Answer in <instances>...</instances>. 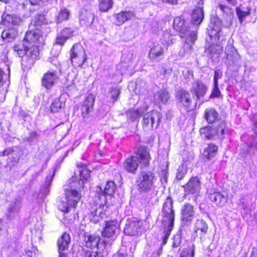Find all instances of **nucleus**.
Instances as JSON below:
<instances>
[{"label": "nucleus", "mask_w": 257, "mask_h": 257, "mask_svg": "<svg viewBox=\"0 0 257 257\" xmlns=\"http://www.w3.org/2000/svg\"><path fill=\"white\" fill-rule=\"evenodd\" d=\"M45 23L44 16H35L29 26V30L25 34L23 43L15 45L13 47L14 51L23 58L22 64L27 68L31 67L39 58L38 44H44L46 36L40 29L47 27H42Z\"/></svg>", "instance_id": "f257e3e1"}, {"label": "nucleus", "mask_w": 257, "mask_h": 257, "mask_svg": "<svg viewBox=\"0 0 257 257\" xmlns=\"http://www.w3.org/2000/svg\"><path fill=\"white\" fill-rule=\"evenodd\" d=\"M222 23L219 18L211 17L210 24L207 29L208 38L206 39L207 44L205 45L206 52L210 54L220 53L223 51L222 42L223 36L221 33Z\"/></svg>", "instance_id": "f03ea898"}, {"label": "nucleus", "mask_w": 257, "mask_h": 257, "mask_svg": "<svg viewBox=\"0 0 257 257\" xmlns=\"http://www.w3.org/2000/svg\"><path fill=\"white\" fill-rule=\"evenodd\" d=\"M173 204L172 199L168 197L163 205L162 221L164 226V234L162 236L163 244L167 243L174 226L175 212Z\"/></svg>", "instance_id": "7ed1b4c3"}, {"label": "nucleus", "mask_w": 257, "mask_h": 257, "mask_svg": "<svg viewBox=\"0 0 257 257\" xmlns=\"http://www.w3.org/2000/svg\"><path fill=\"white\" fill-rule=\"evenodd\" d=\"M52 65L56 67L55 69H50L45 73L42 78V85L47 90L50 89L57 82L59 73L61 72V65L57 58H54L51 61Z\"/></svg>", "instance_id": "20e7f679"}, {"label": "nucleus", "mask_w": 257, "mask_h": 257, "mask_svg": "<svg viewBox=\"0 0 257 257\" xmlns=\"http://www.w3.org/2000/svg\"><path fill=\"white\" fill-rule=\"evenodd\" d=\"M157 177L151 171H143L140 173L137 181L139 190L146 192L152 190L155 187Z\"/></svg>", "instance_id": "39448f33"}, {"label": "nucleus", "mask_w": 257, "mask_h": 257, "mask_svg": "<svg viewBox=\"0 0 257 257\" xmlns=\"http://www.w3.org/2000/svg\"><path fill=\"white\" fill-rule=\"evenodd\" d=\"M66 202L62 201L59 205V209L62 212H69L70 209L75 208L79 201L80 194L75 190H67L65 191Z\"/></svg>", "instance_id": "423d86ee"}, {"label": "nucleus", "mask_w": 257, "mask_h": 257, "mask_svg": "<svg viewBox=\"0 0 257 257\" xmlns=\"http://www.w3.org/2000/svg\"><path fill=\"white\" fill-rule=\"evenodd\" d=\"M162 117L161 113L157 110L149 111L144 114L142 120L143 128L145 131H151L159 126Z\"/></svg>", "instance_id": "0eeeda50"}, {"label": "nucleus", "mask_w": 257, "mask_h": 257, "mask_svg": "<svg viewBox=\"0 0 257 257\" xmlns=\"http://www.w3.org/2000/svg\"><path fill=\"white\" fill-rule=\"evenodd\" d=\"M72 64L75 67H82L87 58L84 49L79 44H74L70 50Z\"/></svg>", "instance_id": "6e6552de"}, {"label": "nucleus", "mask_w": 257, "mask_h": 257, "mask_svg": "<svg viewBox=\"0 0 257 257\" xmlns=\"http://www.w3.org/2000/svg\"><path fill=\"white\" fill-rule=\"evenodd\" d=\"M200 189V183L197 177L191 178L184 187L185 197L188 200H195Z\"/></svg>", "instance_id": "1a4fd4ad"}, {"label": "nucleus", "mask_w": 257, "mask_h": 257, "mask_svg": "<svg viewBox=\"0 0 257 257\" xmlns=\"http://www.w3.org/2000/svg\"><path fill=\"white\" fill-rule=\"evenodd\" d=\"M119 232V225L116 220H110L105 222V226L102 231L103 237L111 238L114 239Z\"/></svg>", "instance_id": "9d476101"}, {"label": "nucleus", "mask_w": 257, "mask_h": 257, "mask_svg": "<svg viewBox=\"0 0 257 257\" xmlns=\"http://www.w3.org/2000/svg\"><path fill=\"white\" fill-rule=\"evenodd\" d=\"M21 199H16L11 201L7 206L6 217L9 221H13L19 218V212L21 208Z\"/></svg>", "instance_id": "9b49d317"}, {"label": "nucleus", "mask_w": 257, "mask_h": 257, "mask_svg": "<svg viewBox=\"0 0 257 257\" xmlns=\"http://www.w3.org/2000/svg\"><path fill=\"white\" fill-rule=\"evenodd\" d=\"M142 222L135 219H128L124 228L125 234L131 236L138 235L142 232Z\"/></svg>", "instance_id": "f8f14e48"}, {"label": "nucleus", "mask_w": 257, "mask_h": 257, "mask_svg": "<svg viewBox=\"0 0 257 257\" xmlns=\"http://www.w3.org/2000/svg\"><path fill=\"white\" fill-rule=\"evenodd\" d=\"M115 188V184L114 182L108 181L103 189L100 186L97 187L96 190L97 196L100 200H103L105 203L106 202V196L112 195L114 192Z\"/></svg>", "instance_id": "ddd939ff"}, {"label": "nucleus", "mask_w": 257, "mask_h": 257, "mask_svg": "<svg viewBox=\"0 0 257 257\" xmlns=\"http://www.w3.org/2000/svg\"><path fill=\"white\" fill-rule=\"evenodd\" d=\"M195 216L194 206L189 203L184 205L181 209V220L183 223H190Z\"/></svg>", "instance_id": "4468645a"}, {"label": "nucleus", "mask_w": 257, "mask_h": 257, "mask_svg": "<svg viewBox=\"0 0 257 257\" xmlns=\"http://www.w3.org/2000/svg\"><path fill=\"white\" fill-rule=\"evenodd\" d=\"M252 121L255 135L250 137L246 143L248 153H254L255 151H257V113L253 115Z\"/></svg>", "instance_id": "2eb2a0df"}, {"label": "nucleus", "mask_w": 257, "mask_h": 257, "mask_svg": "<svg viewBox=\"0 0 257 257\" xmlns=\"http://www.w3.org/2000/svg\"><path fill=\"white\" fill-rule=\"evenodd\" d=\"M173 28L180 33V37L182 38L185 37L186 35H188L192 31L185 25V20L182 17H177L174 19Z\"/></svg>", "instance_id": "dca6fc26"}, {"label": "nucleus", "mask_w": 257, "mask_h": 257, "mask_svg": "<svg viewBox=\"0 0 257 257\" xmlns=\"http://www.w3.org/2000/svg\"><path fill=\"white\" fill-rule=\"evenodd\" d=\"M22 22V19L17 15L5 13L2 15L1 24L7 26H12L17 28Z\"/></svg>", "instance_id": "f3484780"}, {"label": "nucleus", "mask_w": 257, "mask_h": 257, "mask_svg": "<svg viewBox=\"0 0 257 257\" xmlns=\"http://www.w3.org/2000/svg\"><path fill=\"white\" fill-rule=\"evenodd\" d=\"M177 98L180 105L186 107L187 110L192 109L191 107L192 100L190 94L188 91L184 89L178 90L177 93Z\"/></svg>", "instance_id": "a211bd4d"}, {"label": "nucleus", "mask_w": 257, "mask_h": 257, "mask_svg": "<svg viewBox=\"0 0 257 257\" xmlns=\"http://www.w3.org/2000/svg\"><path fill=\"white\" fill-rule=\"evenodd\" d=\"M140 159L137 156H133L126 159L123 167L128 172L135 174L139 166Z\"/></svg>", "instance_id": "6ab92c4d"}, {"label": "nucleus", "mask_w": 257, "mask_h": 257, "mask_svg": "<svg viewBox=\"0 0 257 257\" xmlns=\"http://www.w3.org/2000/svg\"><path fill=\"white\" fill-rule=\"evenodd\" d=\"M115 20L114 23L116 26H120L125 22L133 19L135 17L134 12L128 11H121L113 16Z\"/></svg>", "instance_id": "aec40b11"}, {"label": "nucleus", "mask_w": 257, "mask_h": 257, "mask_svg": "<svg viewBox=\"0 0 257 257\" xmlns=\"http://www.w3.org/2000/svg\"><path fill=\"white\" fill-rule=\"evenodd\" d=\"M18 36V28L15 27H8L1 34L2 38L7 43L14 41Z\"/></svg>", "instance_id": "412c9836"}, {"label": "nucleus", "mask_w": 257, "mask_h": 257, "mask_svg": "<svg viewBox=\"0 0 257 257\" xmlns=\"http://www.w3.org/2000/svg\"><path fill=\"white\" fill-rule=\"evenodd\" d=\"M135 153L137 155L136 156L140 159V163L146 167L149 166L151 156L147 148L141 146L138 148Z\"/></svg>", "instance_id": "4be33fe9"}, {"label": "nucleus", "mask_w": 257, "mask_h": 257, "mask_svg": "<svg viewBox=\"0 0 257 257\" xmlns=\"http://www.w3.org/2000/svg\"><path fill=\"white\" fill-rule=\"evenodd\" d=\"M186 39L183 46L182 49L185 54H190L193 49V44L197 39V32L192 30L188 35H186Z\"/></svg>", "instance_id": "5701e85b"}, {"label": "nucleus", "mask_w": 257, "mask_h": 257, "mask_svg": "<svg viewBox=\"0 0 257 257\" xmlns=\"http://www.w3.org/2000/svg\"><path fill=\"white\" fill-rule=\"evenodd\" d=\"M74 30L72 28L68 27L63 29L57 36L56 44L63 45L67 40L73 37Z\"/></svg>", "instance_id": "b1692460"}, {"label": "nucleus", "mask_w": 257, "mask_h": 257, "mask_svg": "<svg viewBox=\"0 0 257 257\" xmlns=\"http://www.w3.org/2000/svg\"><path fill=\"white\" fill-rule=\"evenodd\" d=\"M165 49V47L162 44H154L149 52L150 58L153 60L158 59L163 55Z\"/></svg>", "instance_id": "393cba45"}, {"label": "nucleus", "mask_w": 257, "mask_h": 257, "mask_svg": "<svg viewBox=\"0 0 257 257\" xmlns=\"http://www.w3.org/2000/svg\"><path fill=\"white\" fill-rule=\"evenodd\" d=\"M146 110V107L140 108L139 109H130L126 112L127 118L132 122H138L141 116Z\"/></svg>", "instance_id": "a878e982"}, {"label": "nucleus", "mask_w": 257, "mask_h": 257, "mask_svg": "<svg viewBox=\"0 0 257 257\" xmlns=\"http://www.w3.org/2000/svg\"><path fill=\"white\" fill-rule=\"evenodd\" d=\"M94 99V95L92 94H89L85 97L83 105L82 107V115L83 117H85L86 115L93 109Z\"/></svg>", "instance_id": "bb28decb"}, {"label": "nucleus", "mask_w": 257, "mask_h": 257, "mask_svg": "<svg viewBox=\"0 0 257 257\" xmlns=\"http://www.w3.org/2000/svg\"><path fill=\"white\" fill-rule=\"evenodd\" d=\"M206 90V86L202 82L197 81L193 83L191 91L195 95L197 99H199L200 97L204 96Z\"/></svg>", "instance_id": "cd10ccee"}, {"label": "nucleus", "mask_w": 257, "mask_h": 257, "mask_svg": "<svg viewBox=\"0 0 257 257\" xmlns=\"http://www.w3.org/2000/svg\"><path fill=\"white\" fill-rule=\"evenodd\" d=\"M170 98V95L167 90L162 89L157 92L154 95V101L156 103L165 104Z\"/></svg>", "instance_id": "c85d7f7f"}, {"label": "nucleus", "mask_w": 257, "mask_h": 257, "mask_svg": "<svg viewBox=\"0 0 257 257\" xmlns=\"http://www.w3.org/2000/svg\"><path fill=\"white\" fill-rule=\"evenodd\" d=\"M203 18L204 14L202 8H197L194 10L192 15V25L194 26H198L200 24Z\"/></svg>", "instance_id": "c756f323"}, {"label": "nucleus", "mask_w": 257, "mask_h": 257, "mask_svg": "<svg viewBox=\"0 0 257 257\" xmlns=\"http://www.w3.org/2000/svg\"><path fill=\"white\" fill-rule=\"evenodd\" d=\"M101 202L98 208H96V213L99 214V215L94 214V216L92 218V222L96 223L99 221L100 219L103 218L106 215L105 211L107 206L106 205V202L105 203L103 200H100Z\"/></svg>", "instance_id": "7c9ffc66"}, {"label": "nucleus", "mask_w": 257, "mask_h": 257, "mask_svg": "<svg viewBox=\"0 0 257 257\" xmlns=\"http://www.w3.org/2000/svg\"><path fill=\"white\" fill-rule=\"evenodd\" d=\"M208 230V225L207 223L203 220H197L195 224L194 231L198 235L199 231V235L200 237L206 233Z\"/></svg>", "instance_id": "2f4dec72"}, {"label": "nucleus", "mask_w": 257, "mask_h": 257, "mask_svg": "<svg viewBox=\"0 0 257 257\" xmlns=\"http://www.w3.org/2000/svg\"><path fill=\"white\" fill-rule=\"evenodd\" d=\"M70 237L68 233L65 232L58 240L59 250H64L68 248Z\"/></svg>", "instance_id": "473e14b6"}, {"label": "nucleus", "mask_w": 257, "mask_h": 257, "mask_svg": "<svg viewBox=\"0 0 257 257\" xmlns=\"http://www.w3.org/2000/svg\"><path fill=\"white\" fill-rule=\"evenodd\" d=\"M84 241L85 242V245L87 247L92 248L96 247L98 245L99 241V237L95 235L85 234Z\"/></svg>", "instance_id": "72a5a7b5"}, {"label": "nucleus", "mask_w": 257, "mask_h": 257, "mask_svg": "<svg viewBox=\"0 0 257 257\" xmlns=\"http://www.w3.org/2000/svg\"><path fill=\"white\" fill-rule=\"evenodd\" d=\"M65 98L62 96L56 98L51 105V111L52 112H57L64 107L65 105Z\"/></svg>", "instance_id": "f704fd0d"}, {"label": "nucleus", "mask_w": 257, "mask_h": 257, "mask_svg": "<svg viewBox=\"0 0 257 257\" xmlns=\"http://www.w3.org/2000/svg\"><path fill=\"white\" fill-rule=\"evenodd\" d=\"M174 36L171 34L170 31H167L164 32L161 38L162 44L164 46L166 49L171 44L174 43Z\"/></svg>", "instance_id": "c9c22d12"}, {"label": "nucleus", "mask_w": 257, "mask_h": 257, "mask_svg": "<svg viewBox=\"0 0 257 257\" xmlns=\"http://www.w3.org/2000/svg\"><path fill=\"white\" fill-rule=\"evenodd\" d=\"M79 19L82 25L87 26L92 23L94 16L88 12H82L80 15Z\"/></svg>", "instance_id": "e433bc0d"}, {"label": "nucleus", "mask_w": 257, "mask_h": 257, "mask_svg": "<svg viewBox=\"0 0 257 257\" xmlns=\"http://www.w3.org/2000/svg\"><path fill=\"white\" fill-rule=\"evenodd\" d=\"M70 15L71 12L69 9L65 7H62L57 17L56 21L59 23L65 21H67L69 19Z\"/></svg>", "instance_id": "4c0bfd02"}, {"label": "nucleus", "mask_w": 257, "mask_h": 257, "mask_svg": "<svg viewBox=\"0 0 257 257\" xmlns=\"http://www.w3.org/2000/svg\"><path fill=\"white\" fill-rule=\"evenodd\" d=\"M209 198L211 201L215 202L218 206H223L224 205V197L219 192H214L213 193H210Z\"/></svg>", "instance_id": "58836bf2"}, {"label": "nucleus", "mask_w": 257, "mask_h": 257, "mask_svg": "<svg viewBox=\"0 0 257 257\" xmlns=\"http://www.w3.org/2000/svg\"><path fill=\"white\" fill-rule=\"evenodd\" d=\"M217 150L218 148L216 146L213 144H210L204 151L203 155L206 159L210 160L216 155Z\"/></svg>", "instance_id": "ea45409f"}, {"label": "nucleus", "mask_w": 257, "mask_h": 257, "mask_svg": "<svg viewBox=\"0 0 257 257\" xmlns=\"http://www.w3.org/2000/svg\"><path fill=\"white\" fill-rule=\"evenodd\" d=\"M120 93V88L118 86H112L110 88L107 98L110 102L114 103L116 101Z\"/></svg>", "instance_id": "a19ab883"}, {"label": "nucleus", "mask_w": 257, "mask_h": 257, "mask_svg": "<svg viewBox=\"0 0 257 257\" xmlns=\"http://www.w3.org/2000/svg\"><path fill=\"white\" fill-rule=\"evenodd\" d=\"M78 167L80 168V170L78 171L80 174V179L79 180V185L83 184L84 181H86L89 177V173L88 171L85 168V165L84 164L80 163L79 165H77Z\"/></svg>", "instance_id": "79ce46f5"}, {"label": "nucleus", "mask_w": 257, "mask_h": 257, "mask_svg": "<svg viewBox=\"0 0 257 257\" xmlns=\"http://www.w3.org/2000/svg\"><path fill=\"white\" fill-rule=\"evenodd\" d=\"M204 117L209 123H213L217 117V112L213 109H207Z\"/></svg>", "instance_id": "37998d69"}, {"label": "nucleus", "mask_w": 257, "mask_h": 257, "mask_svg": "<svg viewBox=\"0 0 257 257\" xmlns=\"http://www.w3.org/2000/svg\"><path fill=\"white\" fill-rule=\"evenodd\" d=\"M113 5L112 0H99V9L101 12H107Z\"/></svg>", "instance_id": "c03bdc74"}, {"label": "nucleus", "mask_w": 257, "mask_h": 257, "mask_svg": "<svg viewBox=\"0 0 257 257\" xmlns=\"http://www.w3.org/2000/svg\"><path fill=\"white\" fill-rule=\"evenodd\" d=\"M148 85L145 81L142 80H139L136 81V91L140 94H145L148 89Z\"/></svg>", "instance_id": "a18cd8bd"}, {"label": "nucleus", "mask_w": 257, "mask_h": 257, "mask_svg": "<svg viewBox=\"0 0 257 257\" xmlns=\"http://www.w3.org/2000/svg\"><path fill=\"white\" fill-rule=\"evenodd\" d=\"M195 246L194 245L184 248L180 254V257H194Z\"/></svg>", "instance_id": "49530a36"}, {"label": "nucleus", "mask_w": 257, "mask_h": 257, "mask_svg": "<svg viewBox=\"0 0 257 257\" xmlns=\"http://www.w3.org/2000/svg\"><path fill=\"white\" fill-rule=\"evenodd\" d=\"M200 133L203 137L207 139H211L212 137V132L210 127H205L200 129Z\"/></svg>", "instance_id": "de8ad7c7"}, {"label": "nucleus", "mask_w": 257, "mask_h": 257, "mask_svg": "<svg viewBox=\"0 0 257 257\" xmlns=\"http://www.w3.org/2000/svg\"><path fill=\"white\" fill-rule=\"evenodd\" d=\"M187 170L184 166H180L178 168L176 175V179L181 180L186 174Z\"/></svg>", "instance_id": "09e8293b"}, {"label": "nucleus", "mask_w": 257, "mask_h": 257, "mask_svg": "<svg viewBox=\"0 0 257 257\" xmlns=\"http://www.w3.org/2000/svg\"><path fill=\"white\" fill-rule=\"evenodd\" d=\"M173 240V241L172 243V247L174 248L179 247L181 244L182 240V237L181 236V234L180 233H177L176 235H175Z\"/></svg>", "instance_id": "8fccbe9b"}, {"label": "nucleus", "mask_w": 257, "mask_h": 257, "mask_svg": "<svg viewBox=\"0 0 257 257\" xmlns=\"http://www.w3.org/2000/svg\"><path fill=\"white\" fill-rule=\"evenodd\" d=\"M225 130V122H222L216 128V133L218 137L224 138V132Z\"/></svg>", "instance_id": "3c124183"}, {"label": "nucleus", "mask_w": 257, "mask_h": 257, "mask_svg": "<svg viewBox=\"0 0 257 257\" xmlns=\"http://www.w3.org/2000/svg\"><path fill=\"white\" fill-rule=\"evenodd\" d=\"M55 174V170L53 171V174L50 176H48L46 178V189L43 192L44 194H47L49 191V188L50 187L51 184V182L52 181V179L53 178V177Z\"/></svg>", "instance_id": "603ef678"}, {"label": "nucleus", "mask_w": 257, "mask_h": 257, "mask_svg": "<svg viewBox=\"0 0 257 257\" xmlns=\"http://www.w3.org/2000/svg\"><path fill=\"white\" fill-rule=\"evenodd\" d=\"M236 11L238 18L241 22L244 18L248 16L249 14L248 12L242 11L239 7L236 8Z\"/></svg>", "instance_id": "864d4df0"}, {"label": "nucleus", "mask_w": 257, "mask_h": 257, "mask_svg": "<svg viewBox=\"0 0 257 257\" xmlns=\"http://www.w3.org/2000/svg\"><path fill=\"white\" fill-rule=\"evenodd\" d=\"M220 95V91L218 88V84L214 83L212 93L210 96V98L219 97Z\"/></svg>", "instance_id": "5fc2aeb1"}, {"label": "nucleus", "mask_w": 257, "mask_h": 257, "mask_svg": "<svg viewBox=\"0 0 257 257\" xmlns=\"http://www.w3.org/2000/svg\"><path fill=\"white\" fill-rule=\"evenodd\" d=\"M14 152V149L11 147L7 148L3 152H0V157H5L11 154Z\"/></svg>", "instance_id": "6e6d98bb"}, {"label": "nucleus", "mask_w": 257, "mask_h": 257, "mask_svg": "<svg viewBox=\"0 0 257 257\" xmlns=\"http://www.w3.org/2000/svg\"><path fill=\"white\" fill-rule=\"evenodd\" d=\"M222 76V73L219 70H216L214 72V76L213 79L214 83L216 84H218V80L219 78H221Z\"/></svg>", "instance_id": "4d7b16f0"}, {"label": "nucleus", "mask_w": 257, "mask_h": 257, "mask_svg": "<svg viewBox=\"0 0 257 257\" xmlns=\"http://www.w3.org/2000/svg\"><path fill=\"white\" fill-rule=\"evenodd\" d=\"M86 257H101L100 254L96 252L91 251H87L85 252Z\"/></svg>", "instance_id": "13d9d810"}, {"label": "nucleus", "mask_w": 257, "mask_h": 257, "mask_svg": "<svg viewBox=\"0 0 257 257\" xmlns=\"http://www.w3.org/2000/svg\"><path fill=\"white\" fill-rule=\"evenodd\" d=\"M48 0H29L30 3L32 5H40V3L47 2Z\"/></svg>", "instance_id": "bf43d9fd"}, {"label": "nucleus", "mask_w": 257, "mask_h": 257, "mask_svg": "<svg viewBox=\"0 0 257 257\" xmlns=\"http://www.w3.org/2000/svg\"><path fill=\"white\" fill-rule=\"evenodd\" d=\"M163 3H168L171 5H176L177 0H162Z\"/></svg>", "instance_id": "052dcab7"}, {"label": "nucleus", "mask_w": 257, "mask_h": 257, "mask_svg": "<svg viewBox=\"0 0 257 257\" xmlns=\"http://www.w3.org/2000/svg\"><path fill=\"white\" fill-rule=\"evenodd\" d=\"M162 71L163 72V74H170L172 72L171 68H165L164 67H162Z\"/></svg>", "instance_id": "680f3d73"}, {"label": "nucleus", "mask_w": 257, "mask_h": 257, "mask_svg": "<svg viewBox=\"0 0 257 257\" xmlns=\"http://www.w3.org/2000/svg\"><path fill=\"white\" fill-rule=\"evenodd\" d=\"M250 257H257V248L253 247L251 252Z\"/></svg>", "instance_id": "e2e57ef3"}, {"label": "nucleus", "mask_w": 257, "mask_h": 257, "mask_svg": "<svg viewBox=\"0 0 257 257\" xmlns=\"http://www.w3.org/2000/svg\"><path fill=\"white\" fill-rule=\"evenodd\" d=\"M94 214H96V215H99V214L98 213H96V208L94 211H92L90 214L89 217H90V221L91 222H92V218L94 216Z\"/></svg>", "instance_id": "0e129e2a"}, {"label": "nucleus", "mask_w": 257, "mask_h": 257, "mask_svg": "<svg viewBox=\"0 0 257 257\" xmlns=\"http://www.w3.org/2000/svg\"><path fill=\"white\" fill-rule=\"evenodd\" d=\"M218 8L220 10V11H221L222 12H224L225 7H224V6L223 5L220 4L218 6Z\"/></svg>", "instance_id": "69168bd1"}, {"label": "nucleus", "mask_w": 257, "mask_h": 257, "mask_svg": "<svg viewBox=\"0 0 257 257\" xmlns=\"http://www.w3.org/2000/svg\"><path fill=\"white\" fill-rule=\"evenodd\" d=\"M63 250H59L60 257H67V255L62 252Z\"/></svg>", "instance_id": "338daca9"}, {"label": "nucleus", "mask_w": 257, "mask_h": 257, "mask_svg": "<svg viewBox=\"0 0 257 257\" xmlns=\"http://www.w3.org/2000/svg\"><path fill=\"white\" fill-rule=\"evenodd\" d=\"M20 114L23 117H25L27 116V113H26L25 111H20Z\"/></svg>", "instance_id": "774afa93"}]
</instances>
